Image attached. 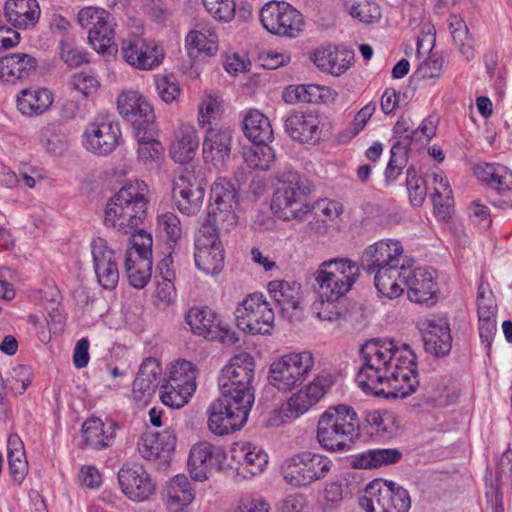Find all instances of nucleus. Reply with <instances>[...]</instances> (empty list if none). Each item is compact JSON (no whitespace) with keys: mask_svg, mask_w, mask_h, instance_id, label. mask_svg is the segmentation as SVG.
Listing matches in <instances>:
<instances>
[{"mask_svg":"<svg viewBox=\"0 0 512 512\" xmlns=\"http://www.w3.org/2000/svg\"><path fill=\"white\" fill-rule=\"evenodd\" d=\"M185 322L195 335L205 338H214L218 331H222L225 333V335L222 336L224 341H229L230 343H236L238 341L235 333H230L229 330H225L222 327L220 316L208 307H193L189 309L185 316Z\"/></svg>","mask_w":512,"mask_h":512,"instance_id":"nucleus-24","label":"nucleus"},{"mask_svg":"<svg viewBox=\"0 0 512 512\" xmlns=\"http://www.w3.org/2000/svg\"><path fill=\"white\" fill-rule=\"evenodd\" d=\"M314 363L310 351L285 354L270 365L269 383L279 391H290L308 377Z\"/></svg>","mask_w":512,"mask_h":512,"instance_id":"nucleus-9","label":"nucleus"},{"mask_svg":"<svg viewBox=\"0 0 512 512\" xmlns=\"http://www.w3.org/2000/svg\"><path fill=\"white\" fill-rule=\"evenodd\" d=\"M4 12L8 22L19 29L35 27L40 18V7L36 0H7Z\"/></svg>","mask_w":512,"mask_h":512,"instance_id":"nucleus-33","label":"nucleus"},{"mask_svg":"<svg viewBox=\"0 0 512 512\" xmlns=\"http://www.w3.org/2000/svg\"><path fill=\"white\" fill-rule=\"evenodd\" d=\"M114 30L109 19H103L99 24H95L88 32V40L93 49L101 54H111L115 50Z\"/></svg>","mask_w":512,"mask_h":512,"instance_id":"nucleus-47","label":"nucleus"},{"mask_svg":"<svg viewBox=\"0 0 512 512\" xmlns=\"http://www.w3.org/2000/svg\"><path fill=\"white\" fill-rule=\"evenodd\" d=\"M118 424L113 420L106 422L98 417H90L82 424V438L84 444L94 450L110 447L116 436Z\"/></svg>","mask_w":512,"mask_h":512,"instance_id":"nucleus-31","label":"nucleus"},{"mask_svg":"<svg viewBox=\"0 0 512 512\" xmlns=\"http://www.w3.org/2000/svg\"><path fill=\"white\" fill-rule=\"evenodd\" d=\"M119 114L129 122L134 131H151L155 114L148 100L135 90L121 92L117 97Z\"/></svg>","mask_w":512,"mask_h":512,"instance_id":"nucleus-15","label":"nucleus"},{"mask_svg":"<svg viewBox=\"0 0 512 512\" xmlns=\"http://www.w3.org/2000/svg\"><path fill=\"white\" fill-rule=\"evenodd\" d=\"M268 292L282 316L292 321L301 310V285L296 281L273 280L268 283Z\"/></svg>","mask_w":512,"mask_h":512,"instance_id":"nucleus-27","label":"nucleus"},{"mask_svg":"<svg viewBox=\"0 0 512 512\" xmlns=\"http://www.w3.org/2000/svg\"><path fill=\"white\" fill-rule=\"evenodd\" d=\"M148 187L144 181L124 185L107 203L104 224L130 234L147 216Z\"/></svg>","mask_w":512,"mask_h":512,"instance_id":"nucleus-4","label":"nucleus"},{"mask_svg":"<svg viewBox=\"0 0 512 512\" xmlns=\"http://www.w3.org/2000/svg\"><path fill=\"white\" fill-rule=\"evenodd\" d=\"M224 381L223 376L219 375L218 386L220 396L250 411L255 399L253 386L251 384L242 386L236 380H233V384L230 381L224 384Z\"/></svg>","mask_w":512,"mask_h":512,"instance_id":"nucleus-44","label":"nucleus"},{"mask_svg":"<svg viewBox=\"0 0 512 512\" xmlns=\"http://www.w3.org/2000/svg\"><path fill=\"white\" fill-rule=\"evenodd\" d=\"M360 275L357 263L348 258L323 261L313 273L314 287L319 297L341 299L352 288Z\"/></svg>","mask_w":512,"mask_h":512,"instance_id":"nucleus-6","label":"nucleus"},{"mask_svg":"<svg viewBox=\"0 0 512 512\" xmlns=\"http://www.w3.org/2000/svg\"><path fill=\"white\" fill-rule=\"evenodd\" d=\"M210 205L222 207H236V190L234 185L225 178H218L211 187Z\"/></svg>","mask_w":512,"mask_h":512,"instance_id":"nucleus-53","label":"nucleus"},{"mask_svg":"<svg viewBox=\"0 0 512 512\" xmlns=\"http://www.w3.org/2000/svg\"><path fill=\"white\" fill-rule=\"evenodd\" d=\"M449 29L459 52L467 61L472 60L475 56L474 39L469 33L465 21L458 15H451L449 18Z\"/></svg>","mask_w":512,"mask_h":512,"instance_id":"nucleus-46","label":"nucleus"},{"mask_svg":"<svg viewBox=\"0 0 512 512\" xmlns=\"http://www.w3.org/2000/svg\"><path fill=\"white\" fill-rule=\"evenodd\" d=\"M231 457L238 463V473L243 477L260 474L268 464L267 453L249 442L235 444L231 450Z\"/></svg>","mask_w":512,"mask_h":512,"instance_id":"nucleus-30","label":"nucleus"},{"mask_svg":"<svg viewBox=\"0 0 512 512\" xmlns=\"http://www.w3.org/2000/svg\"><path fill=\"white\" fill-rule=\"evenodd\" d=\"M402 452L396 448L369 449L356 454L351 459V466L356 469H373L399 462Z\"/></svg>","mask_w":512,"mask_h":512,"instance_id":"nucleus-36","label":"nucleus"},{"mask_svg":"<svg viewBox=\"0 0 512 512\" xmlns=\"http://www.w3.org/2000/svg\"><path fill=\"white\" fill-rule=\"evenodd\" d=\"M199 137L195 127L184 124L175 132L170 146V155L175 162L186 163L196 155L199 147Z\"/></svg>","mask_w":512,"mask_h":512,"instance_id":"nucleus-34","label":"nucleus"},{"mask_svg":"<svg viewBox=\"0 0 512 512\" xmlns=\"http://www.w3.org/2000/svg\"><path fill=\"white\" fill-rule=\"evenodd\" d=\"M94 273L98 284L113 290L119 281V265L116 252L109 247L106 239L93 238L90 244Z\"/></svg>","mask_w":512,"mask_h":512,"instance_id":"nucleus-16","label":"nucleus"},{"mask_svg":"<svg viewBox=\"0 0 512 512\" xmlns=\"http://www.w3.org/2000/svg\"><path fill=\"white\" fill-rule=\"evenodd\" d=\"M331 467L332 461L327 456L304 451L285 462L282 474L290 485L304 487L325 478Z\"/></svg>","mask_w":512,"mask_h":512,"instance_id":"nucleus-10","label":"nucleus"},{"mask_svg":"<svg viewBox=\"0 0 512 512\" xmlns=\"http://www.w3.org/2000/svg\"><path fill=\"white\" fill-rule=\"evenodd\" d=\"M279 186L275 190L271 202L274 214L283 220L301 219L309 211L307 197L311 193L312 184L296 171H284L278 176Z\"/></svg>","mask_w":512,"mask_h":512,"instance_id":"nucleus-5","label":"nucleus"},{"mask_svg":"<svg viewBox=\"0 0 512 512\" xmlns=\"http://www.w3.org/2000/svg\"><path fill=\"white\" fill-rule=\"evenodd\" d=\"M158 226L167 236L169 243L176 244L182 234L179 218L171 212L161 214L158 217Z\"/></svg>","mask_w":512,"mask_h":512,"instance_id":"nucleus-64","label":"nucleus"},{"mask_svg":"<svg viewBox=\"0 0 512 512\" xmlns=\"http://www.w3.org/2000/svg\"><path fill=\"white\" fill-rule=\"evenodd\" d=\"M422 337L425 351L436 358L447 356L452 348L451 329L443 317L427 319L423 322Z\"/></svg>","mask_w":512,"mask_h":512,"instance_id":"nucleus-25","label":"nucleus"},{"mask_svg":"<svg viewBox=\"0 0 512 512\" xmlns=\"http://www.w3.org/2000/svg\"><path fill=\"white\" fill-rule=\"evenodd\" d=\"M334 383L335 378L330 373L315 376L307 386L292 394L279 409L271 413L267 425L278 427L304 415L324 397Z\"/></svg>","mask_w":512,"mask_h":512,"instance_id":"nucleus-7","label":"nucleus"},{"mask_svg":"<svg viewBox=\"0 0 512 512\" xmlns=\"http://www.w3.org/2000/svg\"><path fill=\"white\" fill-rule=\"evenodd\" d=\"M312 59L321 71L340 76L350 67L354 59V53L345 47L327 46L317 48Z\"/></svg>","mask_w":512,"mask_h":512,"instance_id":"nucleus-29","label":"nucleus"},{"mask_svg":"<svg viewBox=\"0 0 512 512\" xmlns=\"http://www.w3.org/2000/svg\"><path fill=\"white\" fill-rule=\"evenodd\" d=\"M196 366L187 360L177 361L171 365L169 376L165 382L182 387L190 391L196 390Z\"/></svg>","mask_w":512,"mask_h":512,"instance_id":"nucleus-50","label":"nucleus"},{"mask_svg":"<svg viewBox=\"0 0 512 512\" xmlns=\"http://www.w3.org/2000/svg\"><path fill=\"white\" fill-rule=\"evenodd\" d=\"M414 123L409 116H400L393 127V137L396 139L392 147L400 152L408 153L410 145L415 142L411 134L414 133Z\"/></svg>","mask_w":512,"mask_h":512,"instance_id":"nucleus-56","label":"nucleus"},{"mask_svg":"<svg viewBox=\"0 0 512 512\" xmlns=\"http://www.w3.org/2000/svg\"><path fill=\"white\" fill-rule=\"evenodd\" d=\"M249 412V410L234 404L233 401L220 396L207 409L208 428L215 435L230 434L243 427Z\"/></svg>","mask_w":512,"mask_h":512,"instance_id":"nucleus-14","label":"nucleus"},{"mask_svg":"<svg viewBox=\"0 0 512 512\" xmlns=\"http://www.w3.org/2000/svg\"><path fill=\"white\" fill-rule=\"evenodd\" d=\"M207 12L218 21L228 22L235 16L234 0H202Z\"/></svg>","mask_w":512,"mask_h":512,"instance_id":"nucleus-60","label":"nucleus"},{"mask_svg":"<svg viewBox=\"0 0 512 512\" xmlns=\"http://www.w3.org/2000/svg\"><path fill=\"white\" fill-rule=\"evenodd\" d=\"M433 178L436 186L432 194V202L435 209L438 210V214H443V217H445L452 201V189L445 176L434 174Z\"/></svg>","mask_w":512,"mask_h":512,"instance_id":"nucleus-57","label":"nucleus"},{"mask_svg":"<svg viewBox=\"0 0 512 512\" xmlns=\"http://www.w3.org/2000/svg\"><path fill=\"white\" fill-rule=\"evenodd\" d=\"M121 131L118 122L113 120H96L89 123L83 134L84 147L97 155H108L118 145Z\"/></svg>","mask_w":512,"mask_h":512,"instance_id":"nucleus-19","label":"nucleus"},{"mask_svg":"<svg viewBox=\"0 0 512 512\" xmlns=\"http://www.w3.org/2000/svg\"><path fill=\"white\" fill-rule=\"evenodd\" d=\"M121 56L135 68L152 70L163 61L164 51L154 40L134 38L122 42Z\"/></svg>","mask_w":512,"mask_h":512,"instance_id":"nucleus-20","label":"nucleus"},{"mask_svg":"<svg viewBox=\"0 0 512 512\" xmlns=\"http://www.w3.org/2000/svg\"><path fill=\"white\" fill-rule=\"evenodd\" d=\"M185 43L191 55L204 53L212 56L218 51V36L211 27L191 30L186 36Z\"/></svg>","mask_w":512,"mask_h":512,"instance_id":"nucleus-42","label":"nucleus"},{"mask_svg":"<svg viewBox=\"0 0 512 512\" xmlns=\"http://www.w3.org/2000/svg\"><path fill=\"white\" fill-rule=\"evenodd\" d=\"M176 445V436L171 430L162 432L147 431L138 443V451L149 461H159L160 466H166Z\"/></svg>","mask_w":512,"mask_h":512,"instance_id":"nucleus-23","label":"nucleus"},{"mask_svg":"<svg viewBox=\"0 0 512 512\" xmlns=\"http://www.w3.org/2000/svg\"><path fill=\"white\" fill-rule=\"evenodd\" d=\"M359 435L360 420L352 406H330L319 417L316 438L320 447L326 451L347 452Z\"/></svg>","mask_w":512,"mask_h":512,"instance_id":"nucleus-3","label":"nucleus"},{"mask_svg":"<svg viewBox=\"0 0 512 512\" xmlns=\"http://www.w3.org/2000/svg\"><path fill=\"white\" fill-rule=\"evenodd\" d=\"M194 392L182 387L176 388V385L165 382L160 388V399L170 408H180L188 402Z\"/></svg>","mask_w":512,"mask_h":512,"instance_id":"nucleus-59","label":"nucleus"},{"mask_svg":"<svg viewBox=\"0 0 512 512\" xmlns=\"http://www.w3.org/2000/svg\"><path fill=\"white\" fill-rule=\"evenodd\" d=\"M243 132L252 143H269L273 129L269 119L258 110H250L243 119Z\"/></svg>","mask_w":512,"mask_h":512,"instance_id":"nucleus-39","label":"nucleus"},{"mask_svg":"<svg viewBox=\"0 0 512 512\" xmlns=\"http://www.w3.org/2000/svg\"><path fill=\"white\" fill-rule=\"evenodd\" d=\"M138 141V157L143 163L158 159L163 153L162 144L153 137L154 126L151 131H134Z\"/></svg>","mask_w":512,"mask_h":512,"instance_id":"nucleus-52","label":"nucleus"},{"mask_svg":"<svg viewBox=\"0 0 512 512\" xmlns=\"http://www.w3.org/2000/svg\"><path fill=\"white\" fill-rule=\"evenodd\" d=\"M262 26L271 34L296 38L304 29L303 15L286 1H270L259 12Z\"/></svg>","mask_w":512,"mask_h":512,"instance_id":"nucleus-11","label":"nucleus"},{"mask_svg":"<svg viewBox=\"0 0 512 512\" xmlns=\"http://www.w3.org/2000/svg\"><path fill=\"white\" fill-rule=\"evenodd\" d=\"M170 258H164L158 266L160 280H157L156 295L165 304H170L176 296L175 272L169 268Z\"/></svg>","mask_w":512,"mask_h":512,"instance_id":"nucleus-51","label":"nucleus"},{"mask_svg":"<svg viewBox=\"0 0 512 512\" xmlns=\"http://www.w3.org/2000/svg\"><path fill=\"white\" fill-rule=\"evenodd\" d=\"M231 133L227 129L209 127L203 140V158L217 170L226 167L231 155Z\"/></svg>","mask_w":512,"mask_h":512,"instance_id":"nucleus-26","label":"nucleus"},{"mask_svg":"<svg viewBox=\"0 0 512 512\" xmlns=\"http://www.w3.org/2000/svg\"><path fill=\"white\" fill-rule=\"evenodd\" d=\"M363 364L356 381L366 394L386 399L405 398L416 386V355L406 344L397 347L391 340L370 339L361 346Z\"/></svg>","mask_w":512,"mask_h":512,"instance_id":"nucleus-1","label":"nucleus"},{"mask_svg":"<svg viewBox=\"0 0 512 512\" xmlns=\"http://www.w3.org/2000/svg\"><path fill=\"white\" fill-rule=\"evenodd\" d=\"M331 96V90L328 87L309 84V85H291L285 88L282 93V99L288 104L296 102L319 103L325 102Z\"/></svg>","mask_w":512,"mask_h":512,"instance_id":"nucleus-41","label":"nucleus"},{"mask_svg":"<svg viewBox=\"0 0 512 512\" xmlns=\"http://www.w3.org/2000/svg\"><path fill=\"white\" fill-rule=\"evenodd\" d=\"M7 454L10 475L14 481L21 483L28 472V462L23 442L17 434L8 437Z\"/></svg>","mask_w":512,"mask_h":512,"instance_id":"nucleus-43","label":"nucleus"},{"mask_svg":"<svg viewBox=\"0 0 512 512\" xmlns=\"http://www.w3.org/2000/svg\"><path fill=\"white\" fill-rule=\"evenodd\" d=\"M38 61L27 53H9L0 57V80L16 83L28 78L37 69Z\"/></svg>","mask_w":512,"mask_h":512,"instance_id":"nucleus-32","label":"nucleus"},{"mask_svg":"<svg viewBox=\"0 0 512 512\" xmlns=\"http://www.w3.org/2000/svg\"><path fill=\"white\" fill-rule=\"evenodd\" d=\"M474 173L480 181L499 192L512 190V172L501 164H480Z\"/></svg>","mask_w":512,"mask_h":512,"instance_id":"nucleus-40","label":"nucleus"},{"mask_svg":"<svg viewBox=\"0 0 512 512\" xmlns=\"http://www.w3.org/2000/svg\"><path fill=\"white\" fill-rule=\"evenodd\" d=\"M191 482L185 475H176L166 487V505L171 512H179L194 500Z\"/></svg>","mask_w":512,"mask_h":512,"instance_id":"nucleus-38","label":"nucleus"},{"mask_svg":"<svg viewBox=\"0 0 512 512\" xmlns=\"http://www.w3.org/2000/svg\"><path fill=\"white\" fill-rule=\"evenodd\" d=\"M340 299H327L319 297L312 306V312L322 321L334 322L345 317Z\"/></svg>","mask_w":512,"mask_h":512,"instance_id":"nucleus-55","label":"nucleus"},{"mask_svg":"<svg viewBox=\"0 0 512 512\" xmlns=\"http://www.w3.org/2000/svg\"><path fill=\"white\" fill-rule=\"evenodd\" d=\"M195 264L206 274H218L224 266V249L218 233L209 225H202L195 233Z\"/></svg>","mask_w":512,"mask_h":512,"instance_id":"nucleus-13","label":"nucleus"},{"mask_svg":"<svg viewBox=\"0 0 512 512\" xmlns=\"http://www.w3.org/2000/svg\"><path fill=\"white\" fill-rule=\"evenodd\" d=\"M288 135L301 143L315 144L320 141V119L312 113L293 112L284 121Z\"/></svg>","mask_w":512,"mask_h":512,"instance_id":"nucleus-28","label":"nucleus"},{"mask_svg":"<svg viewBox=\"0 0 512 512\" xmlns=\"http://www.w3.org/2000/svg\"><path fill=\"white\" fill-rule=\"evenodd\" d=\"M406 186L411 204L416 207L421 206L427 195V186L414 166L408 167L406 171Z\"/></svg>","mask_w":512,"mask_h":512,"instance_id":"nucleus-58","label":"nucleus"},{"mask_svg":"<svg viewBox=\"0 0 512 512\" xmlns=\"http://www.w3.org/2000/svg\"><path fill=\"white\" fill-rule=\"evenodd\" d=\"M398 282L400 287L407 286V295L410 301L418 304L434 305L436 302V282L432 272L416 268L411 269L410 260L401 270Z\"/></svg>","mask_w":512,"mask_h":512,"instance_id":"nucleus-17","label":"nucleus"},{"mask_svg":"<svg viewBox=\"0 0 512 512\" xmlns=\"http://www.w3.org/2000/svg\"><path fill=\"white\" fill-rule=\"evenodd\" d=\"M226 461L225 451L209 442H200L192 446L188 459L191 477L196 481H205L213 471L222 469Z\"/></svg>","mask_w":512,"mask_h":512,"instance_id":"nucleus-18","label":"nucleus"},{"mask_svg":"<svg viewBox=\"0 0 512 512\" xmlns=\"http://www.w3.org/2000/svg\"><path fill=\"white\" fill-rule=\"evenodd\" d=\"M204 196V187L190 171L184 172L173 182L172 198L177 209L183 214H197L202 207Z\"/></svg>","mask_w":512,"mask_h":512,"instance_id":"nucleus-21","label":"nucleus"},{"mask_svg":"<svg viewBox=\"0 0 512 512\" xmlns=\"http://www.w3.org/2000/svg\"><path fill=\"white\" fill-rule=\"evenodd\" d=\"M161 366L153 358L145 359L139 367L137 376L133 382L134 391H141L150 394L158 385L161 375Z\"/></svg>","mask_w":512,"mask_h":512,"instance_id":"nucleus-48","label":"nucleus"},{"mask_svg":"<svg viewBox=\"0 0 512 512\" xmlns=\"http://www.w3.org/2000/svg\"><path fill=\"white\" fill-rule=\"evenodd\" d=\"M358 505L364 512H408L411 499L408 491L397 483L375 479L358 497Z\"/></svg>","mask_w":512,"mask_h":512,"instance_id":"nucleus-8","label":"nucleus"},{"mask_svg":"<svg viewBox=\"0 0 512 512\" xmlns=\"http://www.w3.org/2000/svg\"><path fill=\"white\" fill-rule=\"evenodd\" d=\"M155 87L159 97L166 103L173 102L180 93L179 84L173 75H159L155 78Z\"/></svg>","mask_w":512,"mask_h":512,"instance_id":"nucleus-61","label":"nucleus"},{"mask_svg":"<svg viewBox=\"0 0 512 512\" xmlns=\"http://www.w3.org/2000/svg\"><path fill=\"white\" fill-rule=\"evenodd\" d=\"M53 101V94L47 88L24 89L17 96V108L22 115L33 117L45 113Z\"/></svg>","mask_w":512,"mask_h":512,"instance_id":"nucleus-35","label":"nucleus"},{"mask_svg":"<svg viewBox=\"0 0 512 512\" xmlns=\"http://www.w3.org/2000/svg\"><path fill=\"white\" fill-rule=\"evenodd\" d=\"M10 388L15 394L22 395L32 382L33 372L30 366L20 364L11 371Z\"/></svg>","mask_w":512,"mask_h":512,"instance_id":"nucleus-62","label":"nucleus"},{"mask_svg":"<svg viewBox=\"0 0 512 512\" xmlns=\"http://www.w3.org/2000/svg\"><path fill=\"white\" fill-rule=\"evenodd\" d=\"M243 158L250 168L267 170L275 160V153L269 143H252L244 148Z\"/></svg>","mask_w":512,"mask_h":512,"instance_id":"nucleus-49","label":"nucleus"},{"mask_svg":"<svg viewBox=\"0 0 512 512\" xmlns=\"http://www.w3.org/2000/svg\"><path fill=\"white\" fill-rule=\"evenodd\" d=\"M403 252L400 241L387 239L367 246L361 255L362 268L375 274L377 291L389 299L400 296L404 291L398 279L409 260L403 257Z\"/></svg>","mask_w":512,"mask_h":512,"instance_id":"nucleus-2","label":"nucleus"},{"mask_svg":"<svg viewBox=\"0 0 512 512\" xmlns=\"http://www.w3.org/2000/svg\"><path fill=\"white\" fill-rule=\"evenodd\" d=\"M219 375L223 376L225 380L224 384H226L227 381L233 383V380H236L240 382L242 386L252 385L255 378L254 359L247 353L238 354L230 360Z\"/></svg>","mask_w":512,"mask_h":512,"instance_id":"nucleus-37","label":"nucleus"},{"mask_svg":"<svg viewBox=\"0 0 512 512\" xmlns=\"http://www.w3.org/2000/svg\"><path fill=\"white\" fill-rule=\"evenodd\" d=\"M125 270L131 286L137 289L144 288L152 276V259L127 254Z\"/></svg>","mask_w":512,"mask_h":512,"instance_id":"nucleus-45","label":"nucleus"},{"mask_svg":"<svg viewBox=\"0 0 512 512\" xmlns=\"http://www.w3.org/2000/svg\"><path fill=\"white\" fill-rule=\"evenodd\" d=\"M236 323L244 332L270 334L274 327V311L263 294L248 295L235 310Z\"/></svg>","mask_w":512,"mask_h":512,"instance_id":"nucleus-12","label":"nucleus"},{"mask_svg":"<svg viewBox=\"0 0 512 512\" xmlns=\"http://www.w3.org/2000/svg\"><path fill=\"white\" fill-rule=\"evenodd\" d=\"M118 481L123 493L134 501H144L153 494L155 485L144 467L126 464L118 472Z\"/></svg>","mask_w":512,"mask_h":512,"instance_id":"nucleus-22","label":"nucleus"},{"mask_svg":"<svg viewBox=\"0 0 512 512\" xmlns=\"http://www.w3.org/2000/svg\"><path fill=\"white\" fill-rule=\"evenodd\" d=\"M236 207L209 205L207 224L217 230H230L237 222Z\"/></svg>","mask_w":512,"mask_h":512,"instance_id":"nucleus-54","label":"nucleus"},{"mask_svg":"<svg viewBox=\"0 0 512 512\" xmlns=\"http://www.w3.org/2000/svg\"><path fill=\"white\" fill-rule=\"evenodd\" d=\"M444 59L435 53H431L417 68L415 75L419 79L438 78L443 71Z\"/></svg>","mask_w":512,"mask_h":512,"instance_id":"nucleus-63","label":"nucleus"}]
</instances>
